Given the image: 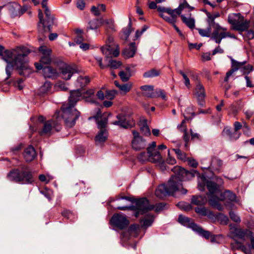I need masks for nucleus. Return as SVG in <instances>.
<instances>
[{"label":"nucleus","mask_w":254,"mask_h":254,"mask_svg":"<svg viewBox=\"0 0 254 254\" xmlns=\"http://www.w3.org/2000/svg\"><path fill=\"white\" fill-rule=\"evenodd\" d=\"M175 152V149L173 148L171 150H168V155L165 162H163L161 165L162 167H164L165 170H171L174 171L175 170V158L174 154Z\"/></svg>","instance_id":"obj_21"},{"label":"nucleus","mask_w":254,"mask_h":254,"mask_svg":"<svg viewBox=\"0 0 254 254\" xmlns=\"http://www.w3.org/2000/svg\"><path fill=\"white\" fill-rule=\"evenodd\" d=\"M154 208L153 205L149 203L148 199L146 198H141L136 200L134 205L125 206H118L117 209L126 210L127 209L133 210L135 211L134 216L137 217L139 214H143L148 210H152Z\"/></svg>","instance_id":"obj_5"},{"label":"nucleus","mask_w":254,"mask_h":254,"mask_svg":"<svg viewBox=\"0 0 254 254\" xmlns=\"http://www.w3.org/2000/svg\"><path fill=\"white\" fill-rule=\"evenodd\" d=\"M229 215L231 219L235 222H240L241 221V219L240 217L235 213L233 211H230L229 212Z\"/></svg>","instance_id":"obj_59"},{"label":"nucleus","mask_w":254,"mask_h":254,"mask_svg":"<svg viewBox=\"0 0 254 254\" xmlns=\"http://www.w3.org/2000/svg\"><path fill=\"white\" fill-rule=\"evenodd\" d=\"M156 142L153 141L151 143H150L149 146L147 148V151H149V153H153L154 151H158L157 149L156 148Z\"/></svg>","instance_id":"obj_58"},{"label":"nucleus","mask_w":254,"mask_h":254,"mask_svg":"<svg viewBox=\"0 0 254 254\" xmlns=\"http://www.w3.org/2000/svg\"><path fill=\"white\" fill-rule=\"evenodd\" d=\"M160 72L155 69H152L143 73V77L145 78H153L159 75Z\"/></svg>","instance_id":"obj_46"},{"label":"nucleus","mask_w":254,"mask_h":254,"mask_svg":"<svg viewBox=\"0 0 254 254\" xmlns=\"http://www.w3.org/2000/svg\"><path fill=\"white\" fill-rule=\"evenodd\" d=\"M41 58L39 64H49L51 62V54L52 50L45 46H41L39 48Z\"/></svg>","instance_id":"obj_20"},{"label":"nucleus","mask_w":254,"mask_h":254,"mask_svg":"<svg viewBox=\"0 0 254 254\" xmlns=\"http://www.w3.org/2000/svg\"><path fill=\"white\" fill-rule=\"evenodd\" d=\"M176 154L177 155V157L182 161H186L187 160L188 158L187 157L186 153L181 151L179 149H176Z\"/></svg>","instance_id":"obj_55"},{"label":"nucleus","mask_w":254,"mask_h":254,"mask_svg":"<svg viewBox=\"0 0 254 254\" xmlns=\"http://www.w3.org/2000/svg\"><path fill=\"white\" fill-rule=\"evenodd\" d=\"M41 192L49 200H51L52 199V192L50 190H45L41 191Z\"/></svg>","instance_id":"obj_61"},{"label":"nucleus","mask_w":254,"mask_h":254,"mask_svg":"<svg viewBox=\"0 0 254 254\" xmlns=\"http://www.w3.org/2000/svg\"><path fill=\"white\" fill-rule=\"evenodd\" d=\"M154 221L153 216L152 215H146L144 219L141 221V226L143 228H147L150 226Z\"/></svg>","instance_id":"obj_42"},{"label":"nucleus","mask_w":254,"mask_h":254,"mask_svg":"<svg viewBox=\"0 0 254 254\" xmlns=\"http://www.w3.org/2000/svg\"><path fill=\"white\" fill-rule=\"evenodd\" d=\"M165 204L163 203H159L158 204H157L156 205H153L154 208L153 209H154V210L156 212H159L160 211H162L164 208L165 207Z\"/></svg>","instance_id":"obj_60"},{"label":"nucleus","mask_w":254,"mask_h":254,"mask_svg":"<svg viewBox=\"0 0 254 254\" xmlns=\"http://www.w3.org/2000/svg\"><path fill=\"white\" fill-rule=\"evenodd\" d=\"M178 222L184 226L191 229L193 231L194 229V226H197V224L193 223L190 218L183 215H179Z\"/></svg>","instance_id":"obj_27"},{"label":"nucleus","mask_w":254,"mask_h":254,"mask_svg":"<svg viewBox=\"0 0 254 254\" xmlns=\"http://www.w3.org/2000/svg\"><path fill=\"white\" fill-rule=\"evenodd\" d=\"M38 17L40 20L38 25L39 32L42 34L44 32L51 31L53 20L52 22H49V19L47 18V19L45 21L42 11L40 9L38 10Z\"/></svg>","instance_id":"obj_19"},{"label":"nucleus","mask_w":254,"mask_h":254,"mask_svg":"<svg viewBox=\"0 0 254 254\" xmlns=\"http://www.w3.org/2000/svg\"><path fill=\"white\" fill-rule=\"evenodd\" d=\"M211 28L212 27H209L206 29H202L200 28H197V30L199 34L202 37H210L211 35Z\"/></svg>","instance_id":"obj_47"},{"label":"nucleus","mask_w":254,"mask_h":254,"mask_svg":"<svg viewBox=\"0 0 254 254\" xmlns=\"http://www.w3.org/2000/svg\"><path fill=\"white\" fill-rule=\"evenodd\" d=\"M222 165V162L221 160L216 157H213L211 160L210 166L209 168H211L215 171H219Z\"/></svg>","instance_id":"obj_40"},{"label":"nucleus","mask_w":254,"mask_h":254,"mask_svg":"<svg viewBox=\"0 0 254 254\" xmlns=\"http://www.w3.org/2000/svg\"><path fill=\"white\" fill-rule=\"evenodd\" d=\"M119 75L122 81L123 82L127 81L131 76L129 73L126 72L124 71H121L119 73Z\"/></svg>","instance_id":"obj_51"},{"label":"nucleus","mask_w":254,"mask_h":254,"mask_svg":"<svg viewBox=\"0 0 254 254\" xmlns=\"http://www.w3.org/2000/svg\"><path fill=\"white\" fill-rule=\"evenodd\" d=\"M217 182L218 184L211 181L206 182V186L209 191L207 194L208 201L210 205L218 210H222L223 207L219 203V201H225L226 205H228L229 203L236 201V196L230 190L221 192L219 190V186L223 184L222 179L218 178Z\"/></svg>","instance_id":"obj_2"},{"label":"nucleus","mask_w":254,"mask_h":254,"mask_svg":"<svg viewBox=\"0 0 254 254\" xmlns=\"http://www.w3.org/2000/svg\"><path fill=\"white\" fill-rule=\"evenodd\" d=\"M232 66L238 68L243 74H249L253 70V67L250 64H246V62H239L231 59Z\"/></svg>","instance_id":"obj_22"},{"label":"nucleus","mask_w":254,"mask_h":254,"mask_svg":"<svg viewBox=\"0 0 254 254\" xmlns=\"http://www.w3.org/2000/svg\"><path fill=\"white\" fill-rule=\"evenodd\" d=\"M82 98L84 99L85 101L90 103L97 104L98 102L94 95V90L93 89H89L86 92H82Z\"/></svg>","instance_id":"obj_25"},{"label":"nucleus","mask_w":254,"mask_h":254,"mask_svg":"<svg viewBox=\"0 0 254 254\" xmlns=\"http://www.w3.org/2000/svg\"><path fill=\"white\" fill-rule=\"evenodd\" d=\"M243 245V243L241 242H239L236 240V242L233 243H231V247L232 250H238L239 249L242 248Z\"/></svg>","instance_id":"obj_57"},{"label":"nucleus","mask_w":254,"mask_h":254,"mask_svg":"<svg viewBox=\"0 0 254 254\" xmlns=\"http://www.w3.org/2000/svg\"><path fill=\"white\" fill-rule=\"evenodd\" d=\"M90 82V79L88 76H80L76 80V85L77 87H83Z\"/></svg>","instance_id":"obj_44"},{"label":"nucleus","mask_w":254,"mask_h":254,"mask_svg":"<svg viewBox=\"0 0 254 254\" xmlns=\"http://www.w3.org/2000/svg\"><path fill=\"white\" fill-rule=\"evenodd\" d=\"M111 221L113 225L120 229L125 228L129 224V221L126 217L120 213L114 214Z\"/></svg>","instance_id":"obj_18"},{"label":"nucleus","mask_w":254,"mask_h":254,"mask_svg":"<svg viewBox=\"0 0 254 254\" xmlns=\"http://www.w3.org/2000/svg\"><path fill=\"white\" fill-rule=\"evenodd\" d=\"M138 159L140 162L148 161L151 162L157 163L162 161V157L160 152L156 151L151 153H149L148 151L147 152H141L138 155Z\"/></svg>","instance_id":"obj_13"},{"label":"nucleus","mask_w":254,"mask_h":254,"mask_svg":"<svg viewBox=\"0 0 254 254\" xmlns=\"http://www.w3.org/2000/svg\"><path fill=\"white\" fill-rule=\"evenodd\" d=\"M183 1L179 6L176 8V13L178 14L182 21L190 29L195 27V21L193 17H191L190 11L194 9L193 7L190 6L187 2L186 0H182Z\"/></svg>","instance_id":"obj_3"},{"label":"nucleus","mask_w":254,"mask_h":254,"mask_svg":"<svg viewBox=\"0 0 254 254\" xmlns=\"http://www.w3.org/2000/svg\"><path fill=\"white\" fill-rule=\"evenodd\" d=\"M195 93L197 97L198 104L202 106L204 104L203 100L205 97V93L204 88L200 82H198L196 86Z\"/></svg>","instance_id":"obj_24"},{"label":"nucleus","mask_w":254,"mask_h":254,"mask_svg":"<svg viewBox=\"0 0 254 254\" xmlns=\"http://www.w3.org/2000/svg\"><path fill=\"white\" fill-rule=\"evenodd\" d=\"M60 113V112H57L54 116V118L56 119V121L53 119L44 123L43 128L40 132L41 135H50L54 131H59L61 130V126L59 123Z\"/></svg>","instance_id":"obj_9"},{"label":"nucleus","mask_w":254,"mask_h":254,"mask_svg":"<svg viewBox=\"0 0 254 254\" xmlns=\"http://www.w3.org/2000/svg\"><path fill=\"white\" fill-rule=\"evenodd\" d=\"M101 50L107 58L117 57L120 53L119 45L114 42L111 36H108L105 46L101 47Z\"/></svg>","instance_id":"obj_10"},{"label":"nucleus","mask_w":254,"mask_h":254,"mask_svg":"<svg viewBox=\"0 0 254 254\" xmlns=\"http://www.w3.org/2000/svg\"><path fill=\"white\" fill-rule=\"evenodd\" d=\"M117 121L114 122L113 124L118 125L124 128H127L130 127L128 122L126 120L124 115H119L117 116Z\"/></svg>","instance_id":"obj_35"},{"label":"nucleus","mask_w":254,"mask_h":254,"mask_svg":"<svg viewBox=\"0 0 254 254\" xmlns=\"http://www.w3.org/2000/svg\"><path fill=\"white\" fill-rule=\"evenodd\" d=\"M114 84L121 91L125 94L128 92L132 87V83L130 82L123 84H120L118 81H115Z\"/></svg>","instance_id":"obj_38"},{"label":"nucleus","mask_w":254,"mask_h":254,"mask_svg":"<svg viewBox=\"0 0 254 254\" xmlns=\"http://www.w3.org/2000/svg\"><path fill=\"white\" fill-rule=\"evenodd\" d=\"M30 52L29 49L25 47H17L11 51H4L3 47L0 45V56L7 63L5 68L7 74L6 79L10 76L11 71L13 68L10 62L12 60L15 66L19 70L20 75L26 76L32 72L31 68L28 65L26 59V57Z\"/></svg>","instance_id":"obj_1"},{"label":"nucleus","mask_w":254,"mask_h":254,"mask_svg":"<svg viewBox=\"0 0 254 254\" xmlns=\"http://www.w3.org/2000/svg\"><path fill=\"white\" fill-rule=\"evenodd\" d=\"M158 11L162 18L175 27V9L159 6Z\"/></svg>","instance_id":"obj_12"},{"label":"nucleus","mask_w":254,"mask_h":254,"mask_svg":"<svg viewBox=\"0 0 254 254\" xmlns=\"http://www.w3.org/2000/svg\"><path fill=\"white\" fill-rule=\"evenodd\" d=\"M140 131L144 135L147 136L150 134V130L147 125L146 121L143 120L140 121L139 123Z\"/></svg>","instance_id":"obj_41"},{"label":"nucleus","mask_w":254,"mask_h":254,"mask_svg":"<svg viewBox=\"0 0 254 254\" xmlns=\"http://www.w3.org/2000/svg\"><path fill=\"white\" fill-rule=\"evenodd\" d=\"M136 51V48L134 43L130 44L129 47L123 51V55L125 57L129 58L133 57L135 55Z\"/></svg>","instance_id":"obj_31"},{"label":"nucleus","mask_w":254,"mask_h":254,"mask_svg":"<svg viewBox=\"0 0 254 254\" xmlns=\"http://www.w3.org/2000/svg\"><path fill=\"white\" fill-rule=\"evenodd\" d=\"M175 193V175H172L166 184L159 185L156 189L155 195L163 199L168 195H174Z\"/></svg>","instance_id":"obj_8"},{"label":"nucleus","mask_w":254,"mask_h":254,"mask_svg":"<svg viewBox=\"0 0 254 254\" xmlns=\"http://www.w3.org/2000/svg\"><path fill=\"white\" fill-rule=\"evenodd\" d=\"M193 231L196 232L200 236L204 237L206 239H208L211 236V234L209 231L203 230L201 227L197 225V226H194V229L193 230Z\"/></svg>","instance_id":"obj_43"},{"label":"nucleus","mask_w":254,"mask_h":254,"mask_svg":"<svg viewBox=\"0 0 254 254\" xmlns=\"http://www.w3.org/2000/svg\"><path fill=\"white\" fill-rule=\"evenodd\" d=\"M206 14L207 17L206 21L208 24V26L211 27V26H214L215 24H219L214 21L215 18L220 16V14L219 12H215L211 14L207 12Z\"/></svg>","instance_id":"obj_39"},{"label":"nucleus","mask_w":254,"mask_h":254,"mask_svg":"<svg viewBox=\"0 0 254 254\" xmlns=\"http://www.w3.org/2000/svg\"><path fill=\"white\" fill-rule=\"evenodd\" d=\"M189 172L180 166H176V180H185Z\"/></svg>","instance_id":"obj_36"},{"label":"nucleus","mask_w":254,"mask_h":254,"mask_svg":"<svg viewBox=\"0 0 254 254\" xmlns=\"http://www.w3.org/2000/svg\"><path fill=\"white\" fill-rule=\"evenodd\" d=\"M131 144L132 148L135 150L143 149L146 145V141L143 138L133 139Z\"/></svg>","instance_id":"obj_29"},{"label":"nucleus","mask_w":254,"mask_h":254,"mask_svg":"<svg viewBox=\"0 0 254 254\" xmlns=\"http://www.w3.org/2000/svg\"><path fill=\"white\" fill-rule=\"evenodd\" d=\"M118 93L117 91L115 90H107L106 92L105 96L107 99L112 100L114 98L116 95Z\"/></svg>","instance_id":"obj_56"},{"label":"nucleus","mask_w":254,"mask_h":254,"mask_svg":"<svg viewBox=\"0 0 254 254\" xmlns=\"http://www.w3.org/2000/svg\"><path fill=\"white\" fill-rule=\"evenodd\" d=\"M81 90L79 89L71 91L69 97V104L67 106L74 107L76 103L82 98Z\"/></svg>","instance_id":"obj_23"},{"label":"nucleus","mask_w":254,"mask_h":254,"mask_svg":"<svg viewBox=\"0 0 254 254\" xmlns=\"http://www.w3.org/2000/svg\"><path fill=\"white\" fill-rule=\"evenodd\" d=\"M23 156L26 162H31L33 160L36 156L34 148L32 146L29 145L25 149Z\"/></svg>","instance_id":"obj_26"},{"label":"nucleus","mask_w":254,"mask_h":254,"mask_svg":"<svg viewBox=\"0 0 254 254\" xmlns=\"http://www.w3.org/2000/svg\"><path fill=\"white\" fill-rule=\"evenodd\" d=\"M108 132L107 130H101L95 137V140L97 144H99L105 142L107 139Z\"/></svg>","instance_id":"obj_37"},{"label":"nucleus","mask_w":254,"mask_h":254,"mask_svg":"<svg viewBox=\"0 0 254 254\" xmlns=\"http://www.w3.org/2000/svg\"><path fill=\"white\" fill-rule=\"evenodd\" d=\"M59 70L62 78L64 80H69L76 72L74 67L64 63H60Z\"/></svg>","instance_id":"obj_15"},{"label":"nucleus","mask_w":254,"mask_h":254,"mask_svg":"<svg viewBox=\"0 0 254 254\" xmlns=\"http://www.w3.org/2000/svg\"><path fill=\"white\" fill-rule=\"evenodd\" d=\"M54 88L57 91H66L68 89L65 83L62 81L57 82L55 85Z\"/></svg>","instance_id":"obj_48"},{"label":"nucleus","mask_w":254,"mask_h":254,"mask_svg":"<svg viewBox=\"0 0 254 254\" xmlns=\"http://www.w3.org/2000/svg\"><path fill=\"white\" fill-rule=\"evenodd\" d=\"M178 206L186 211H188L191 208L190 204L184 202L178 203Z\"/></svg>","instance_id":"obj_62"},{"label":"nucleus","mask_w":254,"mask_h":254,"mask_svg":"<svg viewBox=\"0 0 254 254\" xmlns=\"http://www.w3.org/2000/svg\"><path fill=\"white\" fill-rule=\"evenodd\" d=\"M101 25V18H94L88 22L86 30L87 31L89 30H96Z\"/></svg>","instance_id":"obj_33"},{"label":"nucleus","mask_w":254,"mask_h":254,"mask_svg":"<svg viewBox=\"0 0 254 254\" xmlns=\"http://www.w3.org/2000/svg\"><path fill=\"white\" fill-rule=\"evenodd\" d=\"M195 211L199 215L203 216H207L210 219H213L214 217V215L212 211H209L206 208L203 207H195Z\"/></svg>","instance_id":"obj_30"},{"label":"nucleus","mask_w":254,"mask_h":254,"mask_svg":"<svg viewBox=\"0 0 254 254\" xmlns=\"http://www.w3.org/2000/svg\"><path fill=\"white\" fill-rule=\"evenodd\" d=\"M213 28L211 32V39L213 40L216 43L220 44L221 40L226 38V31L227 29L221 27L219 24H215L211 26Z\"/></svg>","instance_id":"obj_14"},{"label":"nucleus","mask_w":254,"mask_h":254,"mask_svg":"<svg viewBox=\"0 0 254 254\" xmlns=\"http://www.w3.org/2000/svg\"><path fill=\"white\" fill-rule=\"evenodd\" d=\"M207 202L205 195H193L191 198V203L196 205H203Z\"/></svg>","instance_id":"obj_34"},{"label":"nucleus","mask_w":254,"mask_h":254,"mask_svg":"<svg viewBox=\"0 0 254 254\" xmlns=\"http://www.w3.org/2000/svg\"><path fill=\"white\" fill-rule=\"evenodd\" d=\"M7 178L9 181L22 184H29L34 182L32 174L30 171H20L18 169L11 170L7 174Z\"/></svg>","instance_id":"obj_6"},{"label":"nucleus","mask_w":254,"mask_h":254,"mask_svg":"<svg viewBox=\"0 0 254 254\" xmlns=\"http://www.w3.org/2000/svg\"><path fill=\"white\" fill-rule=\"evenodd\" d=\"M122 65V63L120 61H117L113 60L109 61L108 66L112 68L117 69Z\"/></svg>","instance_id":"obj_53"},{"label":"nucleus","mask_w":254,"mask_h":254,"mask_svg":"<svg viewBox=\"0 0 254 254\" xmlns=\"http://www.w3.org/2000/svg\"><path fill=\"white\" fill-rule=\"evenodd\" d=\"M102 25H104L107 32L109 31L114 32L116 31L114 20L112 18L103 19L101 18Z\"/></svg>","instance_id":"obj_28"},{"label":"nucleus","mask_w":254,"mask_h":254,"mask_svg":"<svg viewBox=\"0 0 254 254\" xmlns=\"http://www.w3.org/2000/svg\"><path fill=\"white\" fill-rule=\"evenodd\" d=\"M230 233L233 235V238H237L243 243L249 238L252 237V232L247 229H242L236 227L235 225H230Z\"/></svg>","instance_id":"obj_11"},{"label":"nucleus","mask_w":254,"mask_h":254,"mask_svg":"<svg viewBox=\"0 0 254 254\" xmlns=\"http://www.w3.org/2000/svg\"><path fill=\"white\" fill-rule=\"evenodd\" d=\"M45 64L35 63V65L37 69H42L43 74L45 77L47 78H56L59 75V73L57 70L50 66H44Z\"/></svg>","instance_id":"obj_17"},{"label":"nucleus","mask_w":254,"mask_h":254,"mask_svg":"<svg viewBox=\"0 0 254 254\" xmlns=\"http://www.w3.org/2000/svg\"><path fill=\"white\" fill-rule=\"evenodd\" d=\"M228 22L232 25L233 29L243 32L247 30L250 25V21L244 20V17L240 13H231L228 17Z\"/></svg>","instance_id":"obj_7"},{"label":"nucleus","mask_w":254,"mask_h":254,"mask_svg":"<svg viewBox=\"0 0 254 254\" xmlns=\"http://www.w3.org/2000/svg\"><path fill=\"white\" fill-rule=\"evenodd\" d=\"M108 123V120L106 118H105L103 120H100L98 121L97 126L98 128L101 130H107L106 129V127Z\"/></svg>","instance_id":"obj_54"},{"label":"nucleus","mask_w":254,"mask_h":254,"mask_svg":"<svg viewBox=\"0 0 254 254\" xmlns=\"http://www.w3.org/2000/svg\"><path fill=\"white\" fill-rule=\"evenodd\" d=\"M41 4L43 8L45 9V13L46 17L49 19V22H52L53 17H51L50 11L47 6L48 0H43Z\"/></svg>","instance_id":"obj_45"},{"label":"nucleus","mask_w":254,"mask_h":254,"mask_svg":"<svg viewBox=\"0 0 254 254\" xmlns=\"http://www.w3.org/2000/svg\"><path fill=\"white\" fill-rule=\"evenodd\" d=\"M140 89L143 92V95L150 98L156 97L157 95L153 91V86L151 85H144L140 87Z\"/></svg>","instance_id":"obj_32"},{"label":"nucleus","mask_w":254,"mask_h":254,"mask_svg":"<svg viewBox=\"0 0 254 254\" xmlns=\"http://www.w3.org/2000/svg\"><path fill=\"white\" fill-rule=\"evenodd\" d=\"M91 11L95 16H99L100 15V11L98 6H92Z\"/></svg>","instance_id":"obj_63"},{"label":"nucleus","mask_w":254,"mask_h":254,"mask_svg":"<svg viewBox=\"0 0 254 254\" xmlns=\"http://www.w3.org/2000/svg\"><path fill=\"white\" fill-rule=\"evenodd\" d=\"M51 88V84L50 82L46 81L44 84L40 87V91L42 93H48Z\"/></svg>","instance_id":"obj_50"},{"label":"nucleus","mask_w":254,"mask_h":254,"mask_svg":"<svg viewBox=\"0 0 254 254\" xmlns=\"http://www.w3.org/2000/svg\"><path fill=\"white\" fill-rule=\"evenodd\" d=\"M61 110L62 114L60 113V116L61 115V118L64 119L66 127L69 128L73 127L76 120L80 116V113L74 107L66 105H63ZM59 112H61V111Z\"/></svg>","instance_id":"obj_4"},{"label":"nucleus","mask_w":254,"mask_h":254,"mask_svg":"<svg viewBox=\"0 0 254 254\" xmlns=\"http://www.w3.org/2000/svg\"><path fill=\"white\" fill-rule=\"evenodd\" d=\"M187 111L189 112L190 111V114L191 115V117H190L189 116L187 117H185V119L182 121L181 124L177 126V128H178V130H179L181 131H182L184 133L183 138H184L185 141L186 142V143H185L186 147H187V146H188V142L189 141V139H190V136L187 131V126L186 125V120H188L189 119H191L195 116L194 112L192 111V109L191 108H188Z\"/></svg>","instance_id":"obj_16"},{"label":"nucleus","mask_w":254,"mask_h":254,"mask_svg":"<svg viewBox=\"0 0 254 254\" xmlns=\"http://www.w3.org/2000/svg\"><path fill=\"white\" fill-rule=\"evenodd\" d=\"M187 160L188 161L189 165L191 167L196 168L198 166L197 162L194 159L188 158Z\"/></svg>","instance_id":"obj_64"},{"label":"nucleus","mask_w":254,"mask_h":254,"mask_svg":"<svg viewBox=\"0 0 254 254\" xmlns=\"http://www.w3.org/2000/svg\"><path fill=\"white\" fill-rule=\"evenodd\" d=\"M132 30L133 29L131 27V23L130 21L127 27L123 30V33L125 36V37L126 38H127Z\"/></svg>","instance_id":"obj_52"},{"label":"nucleus","mask_w":254,"mask_h":254,"mask_svg":"<svg viewBox=\"0 0 254 254\" xmlns=\"http://www.w3.org/2000/svg\"><path fill=\"white\" fill-rule=\"evenodd\" d=\"M176 195L179 194H185L187 192V190L183 187L182 184L176 183Z\"/></svg>","instance_id":"obj_49"}]
</instances>
